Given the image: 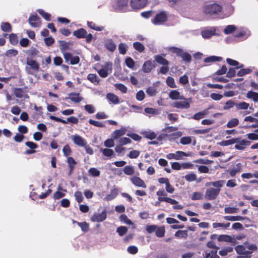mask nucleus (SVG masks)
Instances as JSON below:
<instances>
[{
  "label": "nucleus",
  "mask_w": 258,
  "mask_h": 258,
  "mask_svg": "<svg viewBox=\"0 0 258 258\" xmlns=\"http://www.w3.org/2000/svg\"><path fill=\"white\" fill-rule=\"evenodd\" d=\"M225 183V181L224 180H218L206 183L205 186L208 187V188L206 190L205 198L209 201L216 199Z\"/></svg>",
  "instance_id": "1"
},
{
  "label": "nucleus",
  "mask_w": 258,
  "mask_h": 258,
  "mask_svg": "<svg viewBox=\"0 0 258 258\" xmlns=\"http://www.w3.org/2000/svg\"><path fill=\"white\" fill-rule=\"evenodd\" d=\"M222 7L220 5L217 4H212L206 5L203 7V13L209 16H212L213 15H217L221 12Z\"/></svg>",
  "instance_id": "2"
},
{
  "label": "nucleus",
  "mask_w": 258,
  "mask_h": 258,
  "mask_svg": "<svg viewBox=\"0 0 258 258\" xmlns=\"http://www.w3.org/2000/svg\"><path fill=\"white\" fill-rule=\"evenodd\" d=\"M112 66L111 62H106L103 68L97 70L99 76L102 78L107 77L108 75L112 72Z\"/></svg>",
  "instance_id": "3"
},
{
  "label": "nucleus",
  "mask_w": 258,
  "mask_h": 258,
  "mask_svg": "<svg viewBox=\"0 0 258 258\" xmlns=\"http://www.w3.org/2000/svg\"><path fill=\"white\" fill-rule=\"evenodd\" d=\"M167 13L165 11L160 12L156 15L153 21V23L155 25H161L166 21L167 19Z\"/></svg>",
  "instance_id": "4"
},
{
  "label": "nucleus",
  "mask_w": 258,
  "mask_h": 258,
  "mask_svg": "<svg viewBox=\"0 0 258 258\" xmlns=\"http://www.w3.org/2000/svg\"><path fill=\"white\" fill-rule=\"evenodd\" d=\"M183 101H177L174 102L173 104V106L176 108H180V109H187L190 107V104L191 103V99L187 98L186 99L184 98L183 99Z\"/></svg>",
  "instance_id": "5"
},
{
  "label": "nucleus",
  "mask_w": 258,
  "mask_h": 258,
  "mask_svg": "<svg viewBox=\"0 0 258 258\" xmlns=\"http://www.w3.org/2000/svg\"><path fill=\"white\" fill-rule=\"evenodd\" d=\"M106 210L104 209L101 213H94L90 219L93 222H102L106 219Z\"/></svg>",
  "instance_id": "6"
},
{
  "label": "nucleus",
  "mask_w": 258,
  "mask_h": 258,
  "mask_svg": "<svg viewBox=\"0 0 258 258\" xmlns=\"http://www.w3.org/2000/svg\"><path fill=\"white\" fill-rule=\"evenodd\" d=\"M71 139L75 145L79 147H85L87 146V143L86 140L79 135H73L71 137Z\"/></svg>",
  "instance_id": "7"
},
{
  "label": "nucleus",
  "mask_w": 258,
  "mask_h": 258,
  "mask_svg": "<svg viewBox=\"0 0 258 258\" xmlns=\"http://www.w3.org/2000/svg\"><path fill=\"white\" fill-rule=\"evenodd\" d=\"M236 142L235 145V148L238 150H243L246 146H248L250 144V142L245 140H240L239 138H235Z\"/></svg>",
  "instance_id": "8"
},
{
  "label": "nucleus",
  "mask_w": 258,
  "mask_h": 258,
  "mask_svg": "<svg viewBox=\"0 0 258 258\" xmlns=\"http://www.w3.org/2000/svg\"><path fill=\"white\" fill-rule=\"evenodd\" d=\"M147 3V0H131L130 5L133 9H140L144 7Z\"/></svg>",
  "instance_id": "9"
},
{
  "label": "nucleus",
  "mask_w": 258,
  "mask_h": 258,
  "mask_svg": "<svg viewBox=\"0 0 258 258\" xmlns=\"http://www.w3.org/2000/svg\"><path fill=\"white\" fill-rule=\"evenodd\" d=\"M187 155L186 153L183 151H176L175 153H169L166 155V158L168 159H175L180 160L181 159L182 156H187Z\"/></svg>",
  "instance_id": "10"
},
{
  "label": "nucleus",
  "mask_w": 258,
  "mask_h": 258,
  "mask_svg": "<svg viewBox=\"0 0 258 258\" xmlns=\"http://www.w3.org/2000/svg\"><path fill=\"white\" fill-rule=\"evenodd\" d=\"M29 22L30 25L34 28L39 27L41 24L40 19L37 15L31 16L29 19Z\"/></svg>",
  "instance_id": "11"
},
{
  "label": "nucleus",
  "mask_w": 258,
  "mask_h": 258,
  "mask_svg": "<svg viewBox=\"0 0 258 258\" xmlns=\"http://www.w3.org/2000/svg\"><path fill=\"white\" fill-rule=\"evenodd\" d=\"M155 67L154 63L151 60L146 61L142 67V71L146 73H149Z\"/></svg>",
  "instance_id": "12"
},
{
  "label": "nucleus",
  "mask_w": 258,
  "mask_h": 258,
  "mask_svg": "<svg viewBox=\"0 0 258 258\" xmlns=\"http://www.w3.org/2000/svg\"><path fill=\"white\" fill-rule=\"evenodd\" d=\"M201 34L202 37L205 39H208L211 37L212 36L216 35V28H211L210 29L205 30L202 31Z\"/></svg>",
  "instance_id": "13"
},
{
  "label": "nucleus",
  "mask_w": 258,
  "mask_h": 258,
  "mask_svg": "<svg viewBox=\"0 0 258 258\" xmlns=\"http://www.w3.org/2000/svg\"><path fill=\"white\" fill-rule=\"evenodd\" d=\"M242 165L241 163L236 164L231 169L229 170L228 172L231 177H234L237 173H239L242 170Z\"/></svg>",
  "instance_id": "14"
},
{
  "label": "nucleus",
  "mask_w": 258,
  "mask_h": 258,
  "mask_svg": "<svg viewBox=\"0 0 258 258\" xmlns=\"http://www.w3.org/2000/svg\"><path fill=\"white\" fill-rule=\"evenodd\" d=\"M131 180L132 182L137 186L143 188H146L147 187L144 181L138 176H133L131 177Z\"/></svg>",
  "instance_id": "15"
},
{
  "label": "nucleus",
  "mask_w": 258,
  "mask_h": 258,
  "mask_svg": "<svg viewBox=\"0 0 258 258\" xmlns=\"http://www.w3.org/2000/svg\"><path fill=\"white\" fill-rule=\"evenodd\" d=\"M126 131L127 129L125 127H122L119 130H116L114 131L111 134V138H112L114 139L117 140L120 137L125 135Z\"/></svg>",
  "instance_id": "16"
},
{
  "label": "nucleus",
  "mask_w": 258,
  "mask_h": 258,
  "mask_svg": "<svg viewBox=\"0 0 258 258\" xmlns=\"http://www.w3.org/2000/svg\"><path fill=\"white\" fill-rule=\"evenodd\" d=\"M169 97L172 100L183 99L184 97L181 95L177 90H172L169 93Z\"/></svg>",
  "instance_id": "17"
},
{
  "label": "nucleus",
  "mask_w": 258,
  "mask_h": 258,
  "mask_svg": "<svg viewBox=\"0 0 258 258\" xmlns=\"http://www.w3.org/2000/svg\"><path fill=\"white\" fill-rule=\"evenodd\" d=\"M67 190L66 189H63L61 186H58L57 187V190L53 194L54 199L58 200L64 197L65 192Z\"/></svg>",
  "instance_id": "18"
},
{
  "label": "nucleus",
  "mask_w": 258,
  "mask_h": 258,
  "mask_svg": "<svg viewBox=\"0 0 258 258\" xmlns=\"http://www.w3.org/2000/svg\"><path fill=\"white\" fill-rule=\"evenodd\" d=\"M106 48L111 52H113L116 49V45L112 39H107L105 42Z\"/></svg>",
  "instance_id": "19"
},
{
  "label": "nucleus",
  "mask_w": 258,
  "mask_h": 258,
  "mask_svg": "<svg viewBox=\"0 0 258 258\" xmlns=\"http://www.w3.org/2000/svg\"><path fill=\"white\" fill-rule=\"evenodd\" d=\"M203 255L206 258H219L217 254V251L215 250H205Z\"/></svg>",
  "instance_id": "20"
},
{
  "label": "nucleus",
  "mask_w": 258,
  "mask_h": 258,
  "mask_svg": "<svg viewBox=\"0 0 258 258\" xmlns=\"http://www.w3.org/2000/svg\"><path fill=\"white\" fill-rule=\"evenodd\" d=\"M87 79L95 85L99 84L100 79L94 74H89L87 76Z\"/></svg>",
  "instance_id": "21"
},
{
  "label": "nucleus",
  "mask_w": 258,
  "mask_h": 258,
  "mask_svg": "<svg viewBox=\"0 0 258 258\" xmlns=\"http://www.w3.org/2000/svg\"><path fill=\"white\" fill-rule=\"evenodd\" d=\"M246 97L249 99L252 100L254 102H258V93L252 91H248L246 94Z\"/></svg>",
  "instance_id": "22"
},
{
  "label": "nucleus",
  "mask_w": 258,
  "mask_h": 258,
  "mask_svg": "<svg viewBox=\"0 0 258 258\" xmlns=\"http://www.w3.org/2000/svg\"><path fill=\"white\" fill-rule=\"evenodd\" d=\"M79 95V93H72L69 94L70 97L69 98L74 103H78L83 100V98Z\"/></svg>",
  "instance_id": "23"
},
{
  "label": "nucleus",
  "mask_w": 258,
  "mask_h": 258,
  "mask_svg": "<svg viewBox=\"0 0 258 258\" xmlns=\"http://www.w3.org/2000/svg\"><path fill=\"white\" fill-rule=\"evenodd\" d=\"M245 247L242 245H238L236 246L235 248V249L238 254H251V251L246 250Z\"/></svg>",
  "instance_id": "24"
},
{
  "label": "nucleus",
  "mask_w": 258,
  "mask_h": 258,
  "mask_svg": "<svg viewBox=\"0 0 258 258\" xmlns=\"http://www.w3.org/2000/svg\"><path fill=\"white\" fill-rule=\"evenodd\" d=\"M106 98L111 103L116 104L119 103L118 97L113 93H109L106 95Z\"/></svg>",
  "instance_id": "25"
},
{
  "label": "nucleus",
  "mask_w": 258,
  "mask_h": 258,
  "mask_svg": "<svg viewBox=\"0 0 258 258\" xmlns=\"http://www.w3.org/2000/svg\"><path fill=\"white\" fill-rule=\"evenodd\" d=\"M87 34V31L83 28H81L74 31L73 35L78 38H85Z\"/></svg>",
  "instance_id": "26"
},
{
  "label": "nucleus",
  "mask_w": 258,
  "mask_h": 258,
  "mask_svg": "<svg viewBox=\"0 0 258 258\" xmlns=\"http://www.w3.org/2000/svg\"><path fill=\"white\" fill-rule=\"evenodd\" d=\"M100 150L106 157L111 158L115 155L114 151L112 149L108 148H101Z\"/></svg>",
  "instance_id": "27"
},
{
  "label": "nucleus",
  "mask_w": 258,
  "mask_h": 258,
  "mask_svg": "<svg viewBox=\"0 0 258 258\" xmlns=\"http://www.w3.org/2000/svg\"><path fill=\"white\" fill-rule=\"evenodd\" d=\"M27 64L35 71H38L39 69V65L35 60L27 59Z\"/></svg>",
  "instance_id": "28"
},
{
  "label": "nucleus",
  "mask_w": 258,
  "mask_h": 258,
  "mask_svg": "<svg viewBox=\"0 0 258 258\" xmlns=\"http://www.w3.org/2000/svg\"><path fill=\"white\" fill-rule=\"evenodd\" d=\"M67 162L70 168V173L71 174L77 165V162L72 157H69L67 159Z\"/></svg>",
  "instance_id": "29"
},
{
  "label": "nucleus",
  "mask_w": 258,
  "mask_h": 258,
  "mask_svg": "<svg viewBox=\"0 0 258 258\" xmlns=\"http://www.w3.org/2000/svg\"><path fill=\"white\" fill-rule=\"evenodd\" d=\"M154 58L155 60L159 64L164 66H168L169 64V61L159 55H155Z\"/></svg>",
  "instance_id": "30"
},
{
  "label": "nucleus",
  "mask_w": 258,
  "mask_h": 258,
  "mask_svg": "<svg viewBox=\"0 0 258 258\" xmlns=\"http://www.w3.org/2000/svg\"><path fill=\"white\" fill-rule=\"evenodd\" d=\"M208 109H205L202 111H200L195 114L192 118L195 120H200L201 118H204L208 114Z\"/></svg>",
  "instance_id": "31"
},
{
  "label": "nucleus",
  "mask_w": 258,
  "mask_h": 258,
  "mask_svg": "<svg viewBox=\"0 0 258 258\" xmlns=\"http://www.w3.org/2000/svg\"><path fill=\"white\" fill-rule=\"evenodd\" d=\"M156 195L158 196V200L160 201H164V198L167 197V194L164 189H159L157 191Z\"/></svg>",
  "instance_id": "32"
},
{
  "label": "nucleus",
  "mask_w": 258,
  "mask_h": 258,
  "mask_svg": "<svg viewBox=\"0 0 258 258\" xmlns=\"http://www.w3.org/2000/svg\"><path fill=\"white\" fill-rule=\"evenodd\" d=\"M239 123V120L237 118H233L229 120L226 124V126L228 128H232L236 126Z\"/></svg>",
  "instance_id": "33"
},
{
  "label": "nucleus",
  "mask_w": 258,
  "mask_h": 258,
  "mask_svg": "<svg viewBox=\"0 0 258 258\" xmlns=\"http://www.w3.org/2000/svg\"><path fill=\"white\" fill-rule=\"evenodd\" d=\"M222 60V58L216 56H211L207 57L204 59V62L206 63H211L215 61H220Z\"/></svg>",
  "instance_id": "34"
},
{
  "label": "nucleus",
  "mask_w": 258,
  "mask_h": 258,
  "mask_svg": "<svg viewBox=\"0 0 258 258\" xmlns=\"http://www.w3.org/2000/svg\"><path fill=\"white\" fill-rule=\"evenodd\" d=\"M236 142V140L235 138H233L228 140L222 141L221 142L218 143V144L221 146H227L235 144Z\"/></svg>",
  "instance_id": "35"
},
{
  "label": "nucleus",
  "mask_w": 258,
  "mask_h": 258,
  "mask_svg": "<svg viewBox=\"0 0 258 258\" xmlns=\"http://www.w3.org/2000/svg\"><path fill=\"white\" fill-rule=\"evenodd\" d=\"M235 106L237 110H245L249 107V104L245 102H240L239 103H236Z\"/></svg>",
  "instance_id": "36"
},
{
  "label": "nucleus",
  "mask_w": 258,
  "mask_h": 258,
  "mask_svg": "<svg viewBox=\"0 0 258 258\" xmlns=\"http://www.w3.org/2000/svg\"><path fill=\"white\" fill-rule=\"evenodd\" d=\"M224 219L226 220L231 221H241L243 220L244 218L240 216H226L224 217Z\"/></svg>",
  "instance_id": "37"
},
{
  "label": "nucleus",
  "mask_w": 258,
  "mask_h": 258,
  "mask_svg": "<svg viewBox=\"0 0 258 258\" xmlns=\"http://www.w3.org/2000/svg\"><path fill=\"white\" fill-rule=\"evenodd\" d=\"M1 29L5 32H10L12 31V27L8 22H4L1 24Z\"/></svg>",
  "instance_id": "38"
},
{
  "label": "nucleus",
  "mask_w": 258,
  "mask_h": 258,
  "mask_svg": "<svg viewBox=\"0 0 258 258\" xmlns=\"http://www.w3.org/2000/svg\"><path fill=\"white\" fill-rule=\"evenodd\" d=\"M73 223H77V224L81 227L82 230L85 232H86L89 230V224L86 222H78L75 221L74 220L73 221Z\"/></svg>",
  "instance_id": "39"
},
{
  "label": "nucleus",
  "mask_w": 258,
  "mask_h": 258,
  "mask_svg": "<svg viewBox=\"0 0 258 258\" xmlns=\"http://www.w3.org/2000/svg\"><path fill=\"white\" fill-rule=\"evenodd\" d=\"M236 29L235 26L233 25H229L227 26L224 30V32L225 34H229L234 32Z\"/></svg>",
  "instance_id": "40"
},
{
  "label": "nucleus",
  "mask_w": 258,
  "mask_h": 258,
  "mask_svg": "<svg viewBox=\"0 0 258 258\" xmlns=\"http://www.w3.org/2000/svg\"><path fill=\"white\" fill-rule=\"evenodd\" d=\"M134 48L140 52H142L145 49L144 46L139 42H135L133 43Z\"/></svg>",
  "instance_id": "41"
},
{
  "label": "nucleus",
  "mask_w": 258,
  "mask_h": 258,
  "mask_svg": "<svg viewBox=\"0 0 258 258\" xmlns=\"http://www.w3.org/2000/svg\"><path fill=\"white\" fill-rule=\"evenodd\" d=\"M131 142H132V141L130 138H127V137H122V138H120L118 140L117 143H118V145L122 146L123 145H125L127 144H129Z\"/></svg>",
  "instance_id": "42"
},
{
  "label": "nucleus",
  "mask_w": 258,
  "mask_h": 258,
  "mask_svg": "<svg viewBox=\"0 0 258 258\" xmlns=\"http://www.w3.org/2000/svg\"><path fill=\"white\" fill-rule=\"evenodd\" d=\"M165 230L164 227H158L156 230V235L159 237H163L165 234Z\"/></svg>",
  "instance_id": "43"
},
{
  "label": "nucleus",
  "mask_w": 258,
  "mask_h": 258,
  "mask_svg": "<svg viewBox=\"0 0 258 258\" xmlns=\"http://www.w3.org/2000/svg\"><path fill=\"white\" fill-rule=\"evenodd\" d=\"M125 62L128 68L132 69H134L135 62V61L131 57H126L125 60Z\"/></svg>",
  "instance_id": "44"
},
{
  "label": "nucleus",
  "mask_w": 258,
  "mask_h": 258,
  "mask_svg": "<svg viewBox=\"0 0 258 258\" xmlns=\"http://www.w3.org/2000/svg\"><path fill=\"white\" fill-rule=\"evenodd\" d=\"M204 195L201 192H194L191 196V199L192 200H200L203 199Z\"/></svg>",
  "instance_id": "45"
},
{
  "label": "nucleus",
  "mask_w": 258,
  "mask_h": 258,
  "mask_svg": "<svg viewBox=\"0 0 258 258\" xmlns=\"http://www.w3.org/2000/svg\"><path fill=\"white\" fill-rule=\"evenodd\" d=\"M124 174L132 175L134 173V169L132 166H126L123 168Z\"/></svg>",
  "instance_id": "46"
},
{
  "label": "nucleus",
  "mask_w": 258,
  "mask_h": 258,
  "mask_svg": "<svg viewBox=\"0 0 258 258\" xmlns=\"http://www.w3.org/2000/svg\"><path fill=\"white\" fill-rule=\"evenodd\" d=\"M143 135L146 138L150 140L154 139L156 137V134L153 132H145Z\"/></svg>",
  "instance_id": "47"
},
{
  "label": "nucleus",
  "mask_w": 258,
  "mask_h": 258,
  "mask_svg": "<svg viewBox=\"0 0 258 258\" xmlns=\"http://www.w3.org/2000/svg\"><path fill=\"white\" fill-rule=\"evenodd\" d=\"M62 152L64 156L67 157L72 154V151L69 145H66L63 149Z\"/></svg>",
  "instance_id": "48"
},
{
  "label": "nucleus",
  "mask_w": 258,
  "mask_h": 258,
  "mask_svg": "<svg viewBox=\"0 0 258 258\" xmlns=\"http://www.w3.org/2000/svg\"><path fill=\"white\" fill-rule=\"evenodd\" d=\"M88 173L89 175L93 177L99 176L100 174V171L95 168H91L88 170Z\"/></svg>",
  "instance_id": "49"
},
{
  "label": "nucleus",
  "mask_w": 258,
  "mask_h": 258,
  "mask_svg": "<svg viewBox=\"0 0 258 258\" xmlns=\"http://www.w3.org/2000/svg\"><path fill=\"white\" fill-rule=\"evenodd\" d=\"M89 123L90 124L93 125L97 127H104L105 126V125H104L103 122L98 121H96V120H93L92 119H90L89 120Z\"/></svg>",
  "instance_id": "50"
},
{
  "label": "nucleus",
  "mask_w": 258,
  "mask_h": 258,
  "mask_svg": "<svg viewBox=\"0 0 258 258\" xmlns=\"http://www.w3.org/2000/svg\"><path fill=\"white\" fill-rule=\"evenodd\" d=\"M144 111L147 114L152 115H157L159 114L158 110L154 108L147 107L145 108Z\"/></svg>",
  "instance_id": "51"
},
{
  "label": "nucleus",
  "mask_w": 258,
  "mask_h": 258,
  "mask_svg": "<svg viewBox=\"0 0 258 258\" xmlns=\"http://www.w3.org/2000/svg\"><path fill=\"white\" fill-rule=\"evenodd\" d=\"M127 45L124 43H121L118 45V50L120 54H125L126 52Z\"/></svg>",
  "instance_id": "52"
},
{
  "label": "nucleus",
  "mask_w": 258,
  "mask_h": 258,
  "mask_svg": "<svg viewBox=\"0 0 258 258\" xmlns=\"http://www.w3.org/2000/svg\"><path fill=\"white\" fill-rule=\"evenodd\" d=\"M184 178L188 182H192L197 180V175L194 173H190L186 175Z\"/></svg>",
  "instance_id": "53"
},
{
  "label": "nucleus",
  "mask_w": 258,
  "mask_h": 258,
  "mask_svg": "<svg viewBox=\"0 0 258 258\" xmlns=\"http://www.w3.org/2000/svg\"><path fill=\"white\" fill-rule=\"evenodd\" d=\"M120 220L128 225H133V223L128 219L126 215L124 214L121 215L119 217Z\"/></svg>",
  "instance_id": "54"
},
{
  "label": "nucleus",
  "mask_w": 258,
  "mask_h": 258,
  "mask_svg": "<svg viewBox=\"0 0 258 258\" xmlns=\"http://www.w3.org/2000/svg\"><path fill=\"white\" fill-rule=\"evenodd\" d=\"M115 139L111 138L104 141V145L107 148L113 147L114 146V140Z\"/></svg>",
  "instance_id": "55"
},
{
  "label": "nucleus",
  "mask_w": 258,
  "mask_h": 258,
  "mask_svg": "<svg viewBox=\"0 0 258 258\" xmlns=\"http://www.w3.org/2000/svg\"><path fill=\"white\" fill-rule=\"evenodd\" d=\"M248 35L249 34H247L245 31H240L235 35V37L238 38L244 39H246Z\"/></svg>",
  "instance_id": "56"
},
{
  "label": "nucleus",
  "mask_w": 258,
  "mask_h": 258,
  "mask_svg": "<svg viewBox=\"0 0 258 258\" xmlns=\"http://www.w3.org/2000/svg\"><path fill=\"white\" fill-rule=\"evenodd\" d=\"M180 143L182 145H187L191 143L190 137H184L180 139Z\"/></svg>",
  "instance_id": "57"
},
{
  "label": "nucleus",
  "mask_w": 258,
  "mask_h": 258,
  "mask_svg": "<svg viewBox=\"0 0 258 258\" xmlns=\"http://www.w3.org/2000/svg\"><path fill=\"white\" fill-rule=\"evenodd\" d=\"M114 86L116 88H117L119 90L123 93H125L127 92V87L122 84H114Z\"/></svg>",
  "instance_id": "58"
},
{
  "label": "nucleus",
  "mask_w": 258,
  "mask_h": 258,
  "mask_svg": "<svg viewBox=\"0 0 258 258\" xmlns=\"http://www.w3.org/2000/svg\"><path fill=\"white\" fill-rule=\"evenodd\" d=\"M88 25L90 28L96 31H100L103 29V27L97 26H96L95 24L92 22H88Z\"/></svg>",
  "instance_id": "59"
},
{
  "label": "nucleus",
  "mask_w": 258,
  "mask_h": 258,
  "mask_svg": "<svg viewBox=\"0 0 258 258\" xmlns=\"http://www.w3.org/2000/svg\"><path fill=\"white\" fill-rule=\"evenodd\" d=\"M167 84L171 88H176L174 80L172 77H168L166 80Z\"/></svg>",
  "instance_id": "60"
},
{
  "label": "nucleus",
  "mask_w": 258,
  "mask_h": 258,
  "mask_svg": "<svg viewBox=\"0 0 258 258\" xmlns=\"http://www.w3.org/2000/svg\"><path fill=\"white\" fill-rule=\"evenodd\" d=\"M38 13L42 16V17L47 21L50 20V15L42 10H39Z\"/></svg>",
  "instance_id": "61"
},
{
  "label": "nucleus",
  "mask_w": 258,
  "mask_h": 258,
  "mask_svg": "<svg viewBox=\"0 0 258 258\" xmlns=\"http://www.w3.org/2000/svg\"><path fill=\"white\" fill-rule=\"evenodd\" d=\"M187 235V231L185 230H178L175 234V236L177 237L185 238Z\"/></svg>",
  "instance_id": "62"
},
{
  "label": "nucleus",
  "mask_w": 258,
  "mask_h": 258,
  "mask_svg": "<svg viewBox=\"0 0 258 258\" xmlns=\"http://www.w3.org/2000/svg\"><path fill=\"white\" fill-rule=\"evenodd\" d=\"M127 231V228L124 226H120L117 228L116 231L118 233L120 236L124 235Z\"/></svg>",
  "instance_id": "63"
},
{
  "label": "nucleus",
  "mask_w": 258,
  "mask_h": 258,
  "mask_svg": "<svg viewBox=\"0 0 258 258\" xmlns=\"http://www.w3.org/2000/svg\"><path fill=\"white\" fill-rule=\"evenodd\" d=\"M146 92L150 96H155L157 93L156 89L152 87L147 88Z\"/></svg>",
  "instance_id": "64"
}]
</instances>
